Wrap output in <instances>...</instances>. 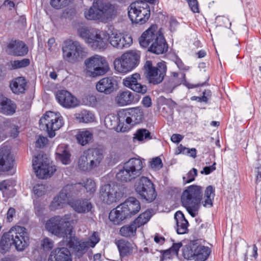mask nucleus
I'll use <instances>...</instances> for the list:
<instances>
[{"label":"nucleus","mask_w":261,"mask_h":261,"mask_svg":"<svg viewBox=\"0 0 261 261\" xmlns=\"http://www.w3.org/2000/svg\"><path fill=\"white\" fill-rule=\"evenodd\" d=\"M140 45L155 54L160 55L168 50V44L161 28L156 24H152L144 31L139 38Z\"/></svg>","instance_id":"1"},{"label":"nucleus","mask_w":261,"mask_h":261,"mask_svg":"<svg viewBox=\"0 0 261 261\" xmlns=\"http://www.w3.org/2000/svg\"><path fill=\"white\" fill-rule=\"evenodd\" d=\"M29 245V237L26 229L20 226L12 227L3 234L0 240V252L5 253L11 246L18 251H22Z\"/></svg>","instance_id":"2"},{"label":"nucleus","mask_w":261,"mask_h":261,"mask_svg":"<svg viewBox=\"0 0 261 261\" xmlns=\"http://www.w3.org/2000/svg\"><path fill=\"white\" fill-rule=\"evenodd\" d=\"M141 208L139 201L134 197H129L123 203L112 210L109 216L110 220L115 225L138 213Z\"/></svg>","instance_id":"3"},{"label":"nucleus","mask_w":261,"mask_h":261,"mask_svg":"<svg viewBox=\"0 0 261 261\" xmlns=\"http://www.w3.org/2000/svg\"><path fill=\"white\" fill-rule=\"evenodd\" d=\"M73 215L67 214L63 217L56 216L50 218L45 224L46 229L53 234L64 239L72 233L71 223H74Z\"/></svg>","instance_id":"4"},{"label":"nucleus","mask_w":261,"mask_h":261,"mask_svg":"<svg viewBox=\"0 0 261 261\" xmlns=\"http://www.w3.org/2000/svg\"><path fill=\"white\" fill-rule=\"evenodd\" d=\"M201 198L202 189L197 186H191L182 193L181 197V203L193 217L196 216V212L198 209Z\"/></svg>","instance_id":"5"},{"label":"nucleus","mask_w":261,"mask_h":261,"mask_svg":"<svg viewBox=\"0 0 261 261\" xmlns=\"http://www.w3.org/2000/svg\"><path fill=\"white\" fill-rule=\"evenodd\" d=\"M143 168L141 159L132 158L124 164L123 169L117 173L116 178L122 182L130 181L142 174Z\"/></svg>","instance_id":"6"},{"label":"nucleus","mask_w":261,"mask_h":261,"mask_svg":"<svg viewBox=\"0 0 261 261\" xmlns=\"http://www.w3.org/2000/svg\"><path fill=\"white\" fill-rule=\"evenodd\" d=\"M64 59L70 63H74L86 56V49L79 42L71 40H66L62 47Z\"/></svg>","instance_id":"7"},{"label":"nucleus","mask_w":261,"mask_h":261,"mask_svg":"<svg viewBox=\"0 0 261 261\" xmlns=\"http://www.w3.org/2000/svg\"><path fill=\"white\" fill-rule=\"evenodd\" d=\"M81 188L79 184H71L65 186L60 191L59 194L54 197L51 201L49 207L51 211H55L65 207L68 204L69 198L75 196V194Z\"/></svg>","instance_id":"8"},{"label":"nucleus","mask_w":261,"mask_h":261,"mask_svg":"<svg viewBox=\"0 0 261 261\" xmlns=\"http://www.w3.org/2000/svg\"><path fill=\"white\" fill-rule=\"evenodd\" d=\"M140 62V55L136 51L130 50L115 60V69L120 73H126L137 66Z\"/></svg>","instance_id":"9"},{"label":"nucleus","mask_w":261,"mask_h":261,"mask_svg":"<svg viewBox=\"0 0 261 261\" xmlns=\"http://www.w3.org/2000/svg\"><path fill=\"white\" fill-rule=\"evenodd\" d=\"M86 66L84 70L87 76L95 77L102 75L107 71V63L101 56L95 55L85 61Z\"/></svg>","instance_id":"10"},{"label":"nucleus","mask_w":261,"mask_h":261,"mask_svg":"<svg viewBox=\"0 0 261 261\" xmlns=\"http://www.w3.org/2000/svg\"><path fill=\"white\" fill-rule=\"evenodd\" d=\"M128 15L133 23L144 24L150 17L149 7L147 3L143 1L134 2L129 6Z\"/></svg>","instance_id":"11"},{"label":"nucleus","mask_w":261,"mask_h":261,"mask_svg":"<svg viewBox=\"0 0 261 261\" xmlns=\"http://www.w3.org/2000/svg\"><path fill=\"white\" fill-rule=\"evenodd\" d=\"M144 70L148 82L156 85L163 81L166 72V66L165 62H160L156 66H153L152 62L148 60L144 65Z\"/></svg>","instance_id":"12"},{"label":"nucleus","mask_w":261,"mask_h":261,"mask_svg":"<svg viewBox=\"0 0 261 261\" xmlns=\"http://www.w3.org/2000/svg\"><path fill=\"white\" fill-rule=\"evenodd\" d=\"M33 167L39 178L44 179L50 177L56 171L55 166L50 165V160L41 154H39L33 160Z\"/></svg>","instance_id":"13"},{"label":"nucleus","mask_w":261,"mask_h":261,"mask_svg":"<svg viewBox=\"0 0 261 261\" xmlns=\"http://www.w3.org/2000/svg\"><path fill=\"white\" fill-rule=\"evenodd\" d=\"M40 125H45L49 137L53 138L56 135L55 131L63 125V118L59 113L48 111L40 118Z\"/></svg>","instance_id":"14"},{"label":"nucleus","mask_w":261,"mask_h":261,"mask_svg":"<svg viewBox=\"0 0 261 261\" xmlns=\"http://www.w3.org/2000/svg\"><path fill=\"white\" fill-rule=\"evenodd\" d=\"M135 190L141 198L151 202L156 197V193L153 184L148 178L143 176L136 183Z\"/></svg>","instance_id":"15"},{"label":"nucleus","mask_w":261,"mask_h":261,"mask_svg":"<svg viewBox=\"0 0 261 261\" xmlns=\"http://www.w3.org/2000/svg\"><path fill=\"white\" fill-rule=\"evenodd\" d=\"M119 124L118 126L126 124L134 125L141 122L143 119V111L140 107L131 108L120 111L118 113Z\"/></svg>","instance_id":"16"},{"label":"nucleus","mask_w":261,"mask_h":261,"mask_svg":"<svg viewBox=\"0 0 261 261\" xmlns=\"http://www.w3.org/2000/svg\"><path fill=\"white\" fill-rule=\"evenodd\" d=\"M117 189V186L114 182L101 186L99 196L100 199L108 204L116 202Z\"/></svg>","instance_id":"17"},{"label":"nucleus","mask_w":261,"mask_h":261,"mask_svg":"<svg viewBox=\"0 0 261 261\" xmlns=\"http://www.w3.org/2000/svg\"><path fill=\"white\" fill-rule=\"evenodd\" d=\"M56 97L58 102L66 108H75L79 105L77 98L67 90L57 91Z\"/></svg>","instance_id":"18"},{"label":"nucleus","mask_w":261,"mask_h":261,"mask_svg":"<svg viewBox=\"0 0 261 261\" xmlns=\"http://www.w3.org/2000/svg\"><path fill=\"white\" fill-rule=\"evenodd\" d=\"M13 155L8 146H4L0 148V171H8L13 167Z\"/></svg>","instance_id":"19"},{"label":"nucleus","mask_w":261,"mask_h":261,"mask_svg":"<svg viewBox=\"0 0 261 261\" xmlns=\"http://www.w3.org/2000/svg\"><path fill=\"white\" fill-rule=\"evenodd\" d=\"M68 204L79 214L92 213L94 208V206L91 201L86 198L70 200L68 201Z\"/></svg>","instance_id":"20"},{"label":"nucleus","mask_w":261,"mask_h":261,"mask_svg":"<svg viewBox=\"0 0 261 261\" xmlns=\"http://www.w3.org/2000/svg\"><path fill=\"white\" fill-rule=\"evenodd\" d=\"M66 239L68 247L72 249L76 255L79 257L82 256L90 247L88 242L77 240L74 237H72L71 233L70 237H67Z\"/></svg>","instance_id":"21"},{"label":"nucleus","mask_w":261,"mask_h":261,"mask_svg":"<svg viewBox=\"0 0 261 261\" xmlns=\"http://www.w3.org/2000/svg\"><path fill=\"white\" fill-rule=\"evenodd\" d=\"M140 79V74L136 73L123 79V84L125 87L131 89L134 91L145 94L147 91V87L138 83V80Z\"/></svg>","instance_id":"22"},{"label":"nucleus","mask_w":261,"mask_h":261,"mask_svg":"<svg viewBox=\"0 0 261 261\" xmlns=\"http://www.w3.org/2000/svg\"><path fill=\"white\" fill-rule=\"evenodd\" d=\"M105 33H101L98 31H95L91 38L89 39L88 45L93 50H103L107 48L108 43L107 40L102 36H105Z\"/></svg>","instance_id":"23"},{"label":"nucleus","mask_w":261,"mask_h":261,"mask_svg":"<svg viewBox=\"0 0 261 261\" xmlns=\"http://www.w3.org/2000/svg\"><path fill=\"white\" fill-rule=\"evenodd\" d=\"M116 85V80L113 77H104L97 82L96 88L99 92L110 94L114 91Z\"/></svg>","instance_id":"24"},{"label":"nucleus","mask_w":261,"mask_h":261,"mask_svg":"<svg viewBox=\"0 0 261 261\" xmlns=\"http://www.w3.org/2000/svg\"><path fill=\"white\" fill-rule=\"evenodd\" d=\"M8 53L16 56H23L28 51V47L21 41L12 40L7 46Z\"/></svg>","instance_id":"25"},{"label":"nucleus","mask_w":261,"mask_h":261,"mask_svg":"<svg viewBox=\"0 0 261 261\" xmlns=\"http://www.w3.org/2000/svg\"><path fill=\"white\" fill-rule=\"evenodd\" d=\"M115 244L121 257L131 255L136 249V246L133 243L123 239L117 240Z\"/></svg>","instance_id":"26"},{"label":"nucleus","mask_w":261,"mask_h":261,"mask_svg":"<svg viewBox=\"0 0 261 261\" xmlns=\"http://www.w3.org/2000/svg\"><path fill=\"white\" fill-rule=\"evenodd\" d=\"M53 257L55 261H72L70 252L66 247L57 248L53 250L50 253L48 261H51Z\"/></svg>","instance_id":"27"},{"label":"nucleus","mask_w":261,"mask_h":261,"mask_svg":"<svg viewBox=\"0 0 261 261\" xmlns=\"http://www.w3.org/2000/svg\"><path fill=\"white\" fill-rule=\"evenodd\" d=\"M16 106L11 99L0 94V112L6 115H12L16 111Z\"/></svg>","instance_id":"28"},{"label":"nucleus","mask_w":261,"mask_h":261,"mask_svg":"<svg viewBox=\"0 0 261 261\" xmlns=\"http://www.w3.org/2000/svg\"><path fill=\"white\" fill-rule=\"evenodd\" d=\"M115 102L119 106H125L133 103L134 96L129 90L120 91L115 97Z\"/></svg>","instance_id":"29"},{"label":"nucleus","mask_w":261,"mask_h":261,"mask_svg":"<svg viewBox=\"0 0 261 261\" xmlns=\"http://www.w3.org/2000/svg\"><path fill=\"white\" fill-rule=\"evenodd\" d=\"M88 155L92 165L95 168L98 167L103 159L104 155L102 149L95 148L89 149L86 151Z\"/></svg>","instance_id":"30"},{"label":"nucleus","mask_w":261,"mask_h":261,"mask_svg":"<svg viewBox=\"0 0 261 261\" xmlns=\"http://www.w3.org/2000/svg\"><path fill=\"white\" fill-rule=\"evenodd\" d=\"M174 218L176 222L177 233L181 234L187 233L189 223L184 214L180 212H177L174 215Z\"/></svg>","instance_id":"31"},{"label":"nucleus","mask_w":261,"mask_h":261,"mask_svg":"<svg viewBox=\"0 0 261 261\" xmlns=\"http://www.w3.org/2000/svg\"><path fill=\"white\" fill-rule=\"evenodd\" d=\"M107 33L108 35V40L111 45L114 47L121 49V46L123 45L121 44L122 35L118 33L117 31L112 27L109 29Z\"/></svg>","instance_id":"32"},{"label":"nucleus","mask_w":261,"mask_h":261,"mask_svg":"<svg viewBox=\"0 0 261 261\" xmlns=\"http://www.w3.org/2000/svg\"><path fill=\"white\" fill-rule=\"evenodd\" d=\"M91 159L86 151L80 156L77 161V168L82 171H90L94 169L93 166Z\"/></svg>","instance_id":"33"},{"label":"nucleus","mask_w":261,"mask_h":261,"mask_svg":"<svg viewBox=\"0 0 261 261\" xmlns=\"http://www.w3.org/2000/svg\"><path fill=\"white\" fill-rule=\"evenodd\" d=\"M98 1L101 20L105 21L112 18L115 14L114 6L109 3H104L100 0H98Z\"/></svg>","instance_id":"34"},{"label":"nucleus","mask_w":261,"mask_h":261,"mask_svg":"<svg viewBox=\"0 0 261 261\" xmlns=\"http://www.w3.org/2000/svg\"><path fill=\"white\" fill-rule=\"evenodd\" d=\"M27 82L23 77H18L12 81L10 84V88L13 93L21 94L26 90Z\"/></svg>","instance_id":"35"},{"label":"nucleus","mask_w":261,"mask_h":261,"mask_svg":"<svg viewBox=\"0 0 261 261\" xmlns=\"http://www.w3.org/2000/svg\"><path fill=\"white\" fill-rule=\"evenodd\" d=\"M84 14L86 18L87 19L101 20V15H100L98 0L96 1V2H94L93 5L89 8V10L86 11Z\"/></svg>","instance_id":"36"},{"label":"nucleus","mask_w":261,"mask_h":261,"mask_svg":"<svg viewBox=\"0 0 261 261\" xmlns=\"http://www.w3.org/2000/svg\"><path fill=\"white\" fill-rule=\"evenodd\" d=\"M195 250V260L197 261L206 260L210 253L211 249L208 247L196 244V248H194Z\"/></svg>","instance_id":"37"},{"label":"nucleus","mask_w":261,"mask_h":261,"mask_svg":"<svg viewBox=\"0 0 261 261\" xmlns=\"http://www.w3.org/2000/svg\"><path fill=\"white\" fill-rule=\"evenodd\" d=\"M137 226L134 222L121 227L119 230L121 236L125 238H131L136 236Z\"/></svg>","instance_id":"38"},{"label":"nucleus","mask_w":261,"mask_h":261,"mask_svg":"<svg viewBox=\"0 0 261 261\" xmlns=\"http://www.w3.org/2000/svg\"><path fill=\"white\" fill-rule=\"evenodd\" d=\"M76 184H79L81 186V188L77 192V194H75V196H78L84 188L89 195L92 196L96 191V184L94 181L91 178H87L86 180L83 181V183L79 182Z\"/></svg>","instance_id":"39"},{"label":"nucleus","mask_w":261,"mask_h":261,"mask_svg":"<svg viewBox=\"0 0 261 261\" xmlns=\"http://www.w3.org/2000/svg\"><path fill=\"white\" fill-rule=\"evenodd\" d=\"M92 138L93 134L88 130L79 131L76 135L77 142L82 146L88 144L92 140Z\"/></svg>","instance_id":"40"},{"label":"nucleus","mask_w":261,"mask_h":261,"mask_svg":"<svg viewBox=\"0 0 261 261\" xmlns=\"http://www.w3.org/2000/svg\"><path fill=\"white\" fill-rule=\"evenodd\" d=\"M76 120L80 122L89 123L94 121V115L90 111L84 110L79 113L75 114Z\"/></svg>","instance_id":"41"},{"label":"nucleus","mask_w":261,"mask_h":261,"mask_svg":"<svg viewBox=\"0 0 261 261\" xmlns=\"http://www.w3.org/2000/svg\"><path fill=\"white\" fill-rule=\"evenodd\" d=\"M215 188L212 186H208L204 193V201L203 205L205 207H211L213 205V200L215 197Z\"/></svg>","instance_id":"42"},{"label":"nucleus","mask_w":261,"mask_h":261,"mask_svg":"<svg viewBox=\"0 0 261 261\" xmlns=\"http://www.w3.org/2000/svg\"><path fill=\"white\" fill-rule=\"evenodd\" d=\"M151 216V211L147 210L140 214L133 222L138 228L146 224L150 220Z\"/></svg>","instance_id":"43"},{"label":"nucleus","mask_w":261,"mask_h":261,"mask_svg":"<svg viewBox=\"0 0 261 261\" xmlns=\"http://www.w3.org/2000/svg\"><path fill=\"white\" fill-rule=\"evenodd\" d=\"M151 138L150 133L145 128L138 129L134 134V137H133L134 140L137 139L139 141L148 140Z\"/></svg>","instance_id":"44"},{"label":"nucleus","mask_w":261,"mask_h":261,"mask_svg":"<svg viewBox=\"0 0 261 261\" xmlns=\"http://www.w3.org/2000/svg\"><path fill=\"white\" fill-rule=\"evenodd\" d=\"M196 244L186 245L182 248V255L185 259L195 260V249Z\"/></svg>","instance_id":"45"},{"label":"nucleus","mask_w":261,"mask_h":261,"mask_svg":"<svg viewBox=\"0 0 261 261\" xmlns=\"http://www.w3.org/2000/svg\"><path fill=\"white\" fill-rule=\"evenodd\" d=\"M70 154L67 150H63L61 153H56V159L63 164L68 165L70 163Z\"/></svg>","instance_id":"46"},{"label":"nucleus","mask_w":261,"mask_h":261,"mask_svg":"<svg viewBox=\"0 0 261 261\" xmlns=\"http://www.w3.org/2000/svg\"><path fill=\"white\" fill-rule=\"evenodd\" d=\"M95 32V31H91L85 27H82L77 31L78 35L84 39L87 43H88L89 39L91 38Z\"/></svg>","instance_id":"47"},{"label":"nucleus","mask_w":261,"mask_h":261,"mask_svg":"<svg viewBox=\"0 0 261 261\" xmlns=\"http://www.w3.org/2000/svg\"><path fill=\"white\" fill-rule=\"evenodd\" d=\"M102 100L100 97H96L93 95H88L84 99V102L86 105L93 107H95L98 102H100Z\"/></svg>","instance_id":"48"},{"label":"nucleus","mask_w":261,"mask_h":261,"mask_svg":"<svg viewBox=\"0 0 261 261\" xmlns=\"http://www.w3.org/2000/svg\"><path fill=\"white\" fill-rule=\"evenodd\" d=\"M30 61L29 59H23L21 60H15L10 62L12 69H18L25 67L29 65Z\"/></svg>","instance_id":"49"},{"label":"nucleus","mask_w":261,"mask_h":261,"mask_svg":"<svg viewBox=\"0 0 261 261\" xmlns=\"http://www.w3.org/2000/svg\"><path fill=\"white\" fill-rule=\"evenodd\" d=\"M5 126L7 132L11 134V136L16 137L19 133V127L10 122H5Z\"/></svg>","instance_id":"50"},{"label":"nucleus","mask_w":261,"mask_h":261,"mask_svg":"<svg viewBox=\"0 0 261 261\" xmlns=\"http://www.w3.org/2000/svg\"><path fill=\"white\" fill-rule=\"evenodd\" d=\"M71 0H50V5L56 9L65 7Z\"/></svg>","instance_id":"51"},{"label":"nucleus","mask_w":261,"mask_h":261,"mask_svg":"<svg viewBox=\"0 0 261 261\" xmlns=\"http://www.w3.org/2000/svg\"><path fill=\"white\" fill-rule=\"evenodd\" d=\"M45 186L43 184H37L33 187V192L37 196H41L46 192Z\"/></svg>","instance_id":"52"},{"label":"nucleus","mask_w":261,"mask_h":261,"mask_svg":"<svg viewBox=\"0 0 261 261\" xmlns=\"http://www.w3.org/2000/svg\"><path fill=\"white\" fill-rule=\"evenodd\" d=\"M41 246L44 250H50L54 247V242L48 238H45L41 241Z\"/></svg>","instance_id":"53"},{"label":"nucleus","mask_w":261,"mask_h":261,"mask_svg":"<svg viewBox=\"0 0 261 261\" xmlns=\"http://www.w3.org/2000/svg\"><path fill=\"white\" fill-rule=\"evenodd\" d=\"M121 44H122L121 49L129 47L133 43L132 37L129 35H125L123 36H122L121 40Z\"/></svg>","instance_id":"54"},{"label":"nucleus","mask_w":261,"mask_h":261,"mask_svg":"<svg viewBox=\"0 0 261 261\" xmlns=\"http://www.w3.org/2000/svg\"><path fill=\"white\" fill-rule=\"evenodd\" d=\"M197 175V171L195 168H193L187 174V177H183L184 180L189 183L195 179V177Z\"/></svg>","instance_id":"55"},{"label":"nucleus","mask_w":261,"mask_h":261,"mask_svg":"<svg viewBox=\"0 0 261 261\" xmlns=\"http://www.w3.org/2000/svg\"><path fill=\"white\" fill-rule=\"evenodd\" d=\"M216 20L218 23H220V25H224L226 28L227 27V25H229L228 28L230 29L231 23L229 21L228 18L223 16H218L216 17Z\"/></svg>","instance_id":"56"},{"label":"nucleus","mask_w":261,"mask_h":261,"mask_svg":"<svg viewBox=\"0 0 261 261\" xmlns=\"http://www.w3.org/2000/svg\"><path fill=\"white\" fill-rule=\"evenodd\" d=\"M99 241V238L98 233L94 232L92 235L90 237L89 240L86 242L88 243L89 247H94Z\"/></svg>","instance_id":"57"},{"label":"nucleus","mask_w":261,"mask_h":261,"mask_svg":"<svg viewBox=\"0 0 261 261\" xmlns=\"http://www.w3.org/2000/svg\"><path fill=\"white\" fill-rule=\"evenodd\" d=\"M176 87V85H175L174 81H170L164 84L163 90L166 93H170L172 92Z\"/></svg>","instance_id":"58"},{"label":"nucleus","mask_w":261,"mask_h":261,"mask_svg":"<svg viewBox=\"0 0 261 261\" xmlns=\"http://www.w3.org/2000/svg\"><path fill=\"white\" fill-rule=\"evenodd\" d=\"M163 166L162 160L159 157L154 158L151 162H150V167L152 169H160Z\"/></svg>","instance_id":"59"},{"label":"nucleus","mask_w":261,"mask_h":261,"mask_svg":"<svg viewBox=\"0 0 261 261\" xmlns=\"http://www.w3.org/2000/svg\"><path fill=\"white\" fill-rule=\"evenodd\" d=\"M191 10L194 13L199 12L198 4L197 0H187Z\"/></svg>","instance_id":"60"},{"label":"nucleus","mask_w":261,"mask_h":261,"mask_svg":"<svg viewBox=\"0 0 261 261\" xmlns=\"http://www.w3.org/2000/svg\"><path fill=\"white\" fill-rule=\"evenodd\" d=\"M47 138L40 136L36 141V146L38 148H43L47 143Z\"/></svg>","instance_id":"61"},{"label":"nucleus","mask_w":261,"mask_h":261,"mask_svg":"<svg viewBox=\"0 0 261 261\" xmlns=\"http://www.w3.org/2000/svg\"><path fill=\"white\" fill-rule=\"evenodd\" d=\"M181 246V243H173L172 246L169 249V250L172 255L177 256L178 254V250Z\"/></svg>","instance_id":"62"},{"label":"nucleus","mask_w":261,"mask_h":261,"mask_svg":"<svg viewBox=\"0 0 261 261\" xmlns=\"http://www.w3.org/2000/svg\"><path fill=\"white\" fill-rule=\"evenodd\" d=\"M212 92L210 90H205L202 92V100L204 103H207L211 99Z\"/></svg>","instance_id":"63"},{"label":"nucleus","mask_w":261,"mask_h":261,"mask_svg":"<svg viewBox=\"0 0 261 261\" xmlns=\"http://www.w3.org/2000/svg\"><path fill=\"white\" fill-rule=\"evenodd\" d=\"M10 182L8 180H5L0 182V191L4 193L10 187Z\"/></svg>","instance_id":"64"}]
</instances>
